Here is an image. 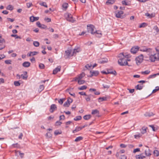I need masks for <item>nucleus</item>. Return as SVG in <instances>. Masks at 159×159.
Instances as JSON below:
<instances>
[{
	"label": "nucleus",
	"instance_id": "nucleus-1",
	"mask_svg": "<svg viewBox=\"0 0 159 159\" xmlns=\"http://www.w3.org/2000/svg\"><path fill=\"white\" fill-rule=\"evenodd\" d=\"M129 57V55H125L123 53H121L119 54L118 55V57L119 58V59L118 61L119 64L121 66L128 65V63L127 61L126 58Z\"/></svg>",
	"mask_w": 159,
	"mask_h": 159
},
{
	"label": "nucleus",
	"instance_id": "nucleus-2",
	"mask_svg": "<svg viewBox=\"0 0 159 159\" xmlns=\"http://www.w3.org/2000/svg\"><path fill=\"white\" fill-rule=\"evenodd\" d=\"M149 60L151 62H154L159 60V53L151 55L149 56Z\"/></svg>",
	"mask_w": 159,
	"mask_h": 159
},
{
	"label": "nucleus",
	"instance_id": "nucleus-3",
	"mask_svg": "<svg viewBox=\"0 0 159 159\" xmlns=\"http://www.w3.org/2000/svg\"><path fill=\"white\" fill-rule=\"evenodd\" d=\"M64 17L66 20L70 22L74 23L75 21V20L73 19V17L70 14L66 13L64 14Z\"/></svg>",
	"mask_w": 159,
	"mask_h": 159
},
{
	"label": "nucleus",
	"instance_id": "nucleus-4",
	"mask_svg": "<svg viewBox=\"0 0 159 159\" xmlns=\"http://www.w3.org/2000/svg\"><path fill=\"white\" fill-rule=\"evenodd\" d=\"M87 29L89 32L90 33L92 34H94V32L96 29L93 25H87Z\"/></svg>",
	"mask_w": 159,
	"mask_h": 159
},
{
	"label": "nucleus",
	"instance_id": "nucleus-5",
	"mask_svg": "<svg viewBox=\"0 0 159 159\" xmlns=\"http://www.w3.org/2000/svg\"><path fill=\"white\" fill-rule=\"evenodd\" d=\"M143 57L142 54H141L136 58V64L138 65L141 63L143 60Z\"/></svg>",
	"mask_w": 159,
	"mask_h": 159
},
{
	"label": "nucleus",
	"instance_id": "nucleus-6",
	"mask_svg": "<svg viewBox=\"0 0 159 159\" xmlns=\"http://www.w3.org/2000/svg\"><path fill=\"white\" fill-rule=\"evenodd\" d=\"M139 47L138 46L133 47L131 49L130 52L133 54H135L139 50Z\"/></svg>",
	"mask_w": 159,
	"mask_h": 159
},
{
	"label": "nucleus",
	"instance_id": "nucleus-7",
	"mask_svg": "<svg viewBox=\"0 0 159 159\" xmlns=\"http://www.w3.org/2000/svg\"><path fill=\"white\" fill-rule=\"evenodd\" d=\"M86 96L87 97H85V98L87 102H89L91 101H93V98H95V97L94 96L91 94L87 95Z\"/></svg>",
	"mask_w": 159,
	"mask_h": 159
},
{
	"label": "nucleus",
	"instance_id": "nucleus-8",
	"mask_svg": "<svg viewBox=\"0 0 159 159\" xmlns=\"http://www.w3.org/2000/svg\"><path fill=\"white\" fill-rule=\"evenodd\" d=\"M90 73L91 74V75L90 76V77H91L93 76H96L99 74V72L98 70H91L90 71Z\"/></svg>",
	"mask_w": 159,
	"mask_h": 159
},
{
	"label": "nucleus",
	"instance_id": "nucleus-9",
	"mask_svg": "<svg viewBox=\"0 0 159 159\" xmlns=\"http://www.w3.org/2000/svg\"><path fill=\"white\" fill-rule=\"evenodd\" d=\"M123 13V12L122 11H118L116 14V16L117 18H123V16L122 15Z\"/></svg>",
	"mask_w": 159,
	"mask_h": 159
},
{
	"label": "nucleus",
	"instance_id": "nucleus-10",
	"mask_svg": "<svg viewBox=\"0 0 159 159\" xmlns=\"http://www.w3.org/2000/svg\"><path fill=\"white\" fill-rule=\"evenodd\" d=\"M85 75V74L84 73H82L79 75L77 77L75 78V81H77V80H81L83 77Z\"/></svg>",
	"mask_w": 159,
	"mask_h": 159
},
{
	"label": "nucleus",
	"instance_id": "nucleus-11",
	"mask_svg": "<svg viewBox=\"0 0 159 159\" xmlns=\"http://www.w3.org/2000/svg\"><path fill=\"white\" fill-rule=\"evenodd\" d=\"M57 109V107L55 104H52L50 107L49 111L51 113H53L54 111L56 110Z\"/></svg>",
	"mask_w": 159,
	"mask_h": 159
},
{
	"label": "nucleus",
	"instance_id": "nucleus-12",
	"mask_svg": "<svg viewBox=\"0 0 159 159\" xmlns=\"http://www.w3.org/2000/svg\"><path fill=\"white\" fill-rule=\"evenodd\" d=\"M94 33V34H95V36L97 37L98 38L101 37L102 36V34L101 31H98L95 30Z\"/></svg>",
	"mask_w": 159,
	"mask_h": 159
},
{
	"label": "nucleus",
	"instance_id": "nucleus-13",
	"mask_svg": "<svg viewBox=\"0 0 159 159\" xmlns=\"http://www.w3.org/2000/svg\"><path fill=\"white\" fill-rule=\"evenodd\" d=\"M61 68V66H58L53 70V74L54 75L56 74L58 72L60 71Z\"/></svg>",
	"mask_w": 159,
	"mask_h": 159
},
{
	"label": "nucleus",
	"instance_id": "nucleus-14",
	"mask_svg": "<svg viewBox=\"0 0 159 159\" xmlns=\"http://www.w3.org/2000/svg\"><path fill=\"white\" fill-rule=\"evenodd\" d=\"M71 50L70 49L67 50L65 51V53L66 55L67 56V58L69 57H70L72 56L71 54Z\"/></svg>",
	"mask_w": 159,
	"mask_h": 159
},
{
	"label": "nucleus",
	"instance_id": "nucleus-15",
	"mask_svg": "<svg viewBox=\"0 0 159 159\" xmlns=\"http://www.w3.org/2000/svg\"><path fill=\"white\" fill-rule=\"evenodd\" d=\"M30 20L31 22H33L35 21L38 20L39 19V17H35L32 16L30 17Z\"/></svg>",
	"mask_w": 159,
	"mask_h": 159
},
{
	"label": "nucleus",
	"instance_id": "nucleus-16",
	"mask_svg": "<svg viewBox=\"0 0 159 159\" xmlns=\"http://www.w3.org/2000/svg\"><path fill=\"white\" fill-rule=\"evenodd\" d=\"M80 51V49L79 48H75L74 49L73 52L71 56H74L76 54L77 52H78Z\"/></svg>",
	"mask_w": 159,
	"mask_h": 159
},
{
	"label": "nucleus",
	"instance_id": "nucleus-17",
	"mask_svg": "<svg viewBox=\"0 0 159 159\" xmlns=\"http://www.w3.org/2000/svg\"><path fill=\"white\" fill-rule=\"evenodd\" d=\"M30 63L28 61H25L22 64L23 66L25 67H28L30 66Z\"/></svg>",
	"mask_w": 159,
	"mask_h": 159
},
{
	"label": "nucleus",
	"instance_id": "nucleus-18",
	"mask_svg": "<svg viewBox=\"0 0 159 159\" xmlns=\"http://www.w3.org/2000/svg\"><path fill=\"white\" fill-rule=\"evenodd\" d=\"M108 61L107 59V58H104L103 59L99 60L98 61V62L101 64H104L107 63Z\"/></svg>",
	"mask_w": 159,
	"mask_h": 159
},
{
	"label": "nucleus",
	"instance_id": "nucleus-19",
	"mask_svg": "<svg viewBox=\"0 0 159 159\" xmlns=\"http://www.w3.org/2000/svg\"><path fill=\"white\" fill-rule=\"evenodd\" d=\"M24 75L23 74H21L20 75V77H21L23 79H26L28 77V76L27 74V72L26 71H24Z\"/></svg>",
	"mask_w": 159,
	"mask_h": 159
},
{
	"label": "nucleus",
	"instance_id": "nucleus-20",
	"mask_svg": "<svg viewBox=\"0 0 159 159\" xmlns=\"http://www.w3.org/2000/svg\"><path fill=\"white\" fill-rule=\"evenodd\" d=\"M68 7V4L67 3H64L62 5V9L66 11Z\"/></svg>",
	"mask_w": 159,
	"mask_h": 159
},
{
	"label": "nucleus",
	"instance_id": "nucleus-21",
	"mask_svg": "<svg viewBox=\"0 0 159 159\" xmlns=\"http://www.w3.org/2000/svg\"><path fill=\"white\" fill-rule=\"evenodd\" d=\"M154 115L152 112H147L144 114V115L146 117H150Z\"/></svg>",
	"mask_w": 159,
	"mask_h": 159
},
{
	"label": "nucleus",
	"instance_id": "nucleus-22",
	"mask_svg": "<svg viewBox=\"0 0 159 159\" xmlns=\"http://www.w3.org/2000/svg\"><path fill=\"white\" fill-rule=\"evenodd\" d=\"M107 73H108V74H113L115 75H116L117 74L115 70L112 71L111 69H109L107 70Z\"/></svg>",
	"mask_w": 159,
	"mask_h": 159
},
{
	"label": "nucleus",
	"instance_id": "nucleus-23",
	"mask_svg": "<svg viewBox=\"0 0 159 159\" xmlns=\"http://www.w3.org/2000/svg\"><path fill=\"white\" fill-rule=\"evenodd\" d=\"M81 129H82L81 128V127H77L75 128V129L72 132L73 133H75L80 131Z\"/></svg>",
	"mask_w": 159,
	"mask_h": 159
},
{
	"label": "nucleus",
	"instance_id": "nucleus-24",
	"mask_svg": "<svg viewBox=\"0 0 159 159\" xmlns=\"http://www.w3.org/2000/svg\"><path fill=\"white\" fill-rule=\"evenodd\" d=\"M91 113L93 115L99 114V111L97 109L93 110H92Z\"/></svg>",
	"mask_w": 159,
	"mask_h": 159
},
{
	"label": "nucleus",
	"instance_id": "nucleus-25",
	"mask_svg": "<svg viewBox=\"0 0 159 159\" xmlns=\"http://www.w3.org/2000/svg\"><path fill=\"white\" fill-rule=\"evenodd\" d=\"M145 153L146 155L147 156H150L151 155L149 149L146 150L145 151Z\"/></svg>",
	"mask_w": 159,
	"mask_h": 159
},
{
	"label": "nucleus",
	"instance_id": "nucleus-26",
	"mask_svg": "<svg viewBox=\"0 0 159 159\" xmlns=\"http://www.w3.org/2000/svg\"><path fill=\"white\" fill-rule=\"evenodd\" d=\"M147 127H145V126H143L142 127L141 130V133L142 134H144L146 133L147 132Z\"/></svg>",
	"mask_w": 159,
	"mask_h": 159
},
{
	"label": "nucleus",
	"instance_id": "nucleus-27",
	"mask_svg": "<svg viewBox=\"0 0 159 159\" xmlns=\"http://www.w3.org/2000/svg\"><path fill=\"white\" fill-rule=\"evenodd\" d=\"M107 100V98L106 97H100L98 99L99 102H100L103 101H106Z\"/></svg>",
	"mask_w": 159,
	"mask_h": 159
},
{
	"label": "nucleus",
	"instance_id": "nucleus-28",
	"mask_svg": "<svg viewBox=\"0 0 159 159\" xmlns=\"http://www.w3.org/2000/svg\"><path fill=\"white\" fill-rule=\"evenodd\" d=\"M116 0H107L106 2L107 4H113L115 2Z\"/></svg>",
	"mask_w": 159,
	"mask_h": 159
},
{
	"label": "nucleus",
	"instance_id": "nucleus-29",
	"mask_svg": "<svg viewBox=\"0 0 159 159\" xmlns=\"http://www.w3.org/2000/svg\"><path fill=\"white\" fill-rule=\"evenodd\" d=\"M145 16L148 17L149 18H151L153 17H154L155 16V15H153V14L152 13L151 14H150L149 13H147L145 14Z\"/></svg>",
	"mask_w": 159,
	"mask_h": 159
},
{
	"label": "nucleus",
	"instance_id": "nucleus-30",
	"mask_svg": "<svg viewBox=\"0 0 159 159\" xmlns=\"http://www.w3.org/2000/svg\"><path fill=\"white\" fill-rule=\"evenodd\" d=\"M91 117L90 115H87L84 116L83 118L85 120H88L90 119Z\"/></svg>",
	"mask_w": 159,
	"mask_h": 159
},
{
	"label": "nucleus",
	"instance_id": "nucleus-31",
	"mask_svg": "<svg viewBox=\"0 0 159 159\" xmlns=\"http://www.w3.org/2000/svg\"><path fill=\"white\" fill-rule=\"evenodd\" d=\"M83 137L81 136H79L77 137L75 139V141L76 142H79L81 140H82Z\"/></svg>",
	"mask_w": 159,
	"mask_h": 159
},
{
	"label": "nucleus",
	"instance_id": "nucleus-32",
	"mask_svg": "<svg viewBox=\"0 0 159 159\" xmlns=\"http://www.w3.org/2000/svg\"><path fill=\"white\" fill-rule=\"evenodd\" d=\"M159 90V87L158 86L156 87L155 89L153 90L151 94H149L148 96H149L152 93H156L157 91Z\"/></svg>",
	"mask_w": 159,
	"mask_h": 159
},
{
	"label": "nucleus",
	"instance_id": "nucleus-33",
	"mask_svg": "<svg viewBox=\"0 0 159 159\" xmlns=\"http://www.w3.org/2000/svg\"><path fill=\"white\" fill-rule=\"evenodd\" d=\"M87 88V86L86 85H83L78 88V89L80 90H84Z\"/></svg>",
	"mask_w": 159,
	"mask_h": 159
},
{
	"label": "nucleus",
	"instance_id": "nucleus-34",
	"mask_svg": "<svg viewBox=\"0 0 159 159\" xmlns=\"http://www.w3.org/2000/svg\"><path fill=\"white\" fill-rule=\"evenodd\" d=\"M143 88V86H142L139 85V84H138L135 87V88L137 90H141Z\"/></svg>",
	"mask_w": 159,
	"mask_h": 159
},
{
	"label": "nucleus",
	"instance_id": "nucleus-35",
	"mask_svg": "<svg viewBox=\"0 0 159 159\" xmlns=\"http://www.w3.org/2000/svg\"><path fill=\"white\" fill-rule=\"evenodd\" d=\"M77 81L78 82V84L80 85L83 84L85 82V80H78Z\"/></svg>",
	"mask_w": 159,
	"mask_h": 159
},
{
	"label": "nucleus",
	"instance_id": "nucleus-36",
	"mask_svg": "<svg viewBox=\"0 0 159 159\" xmlns=\"http://www.w3.org/2000/svg\"><path fill=\"white\" fill-rule=\"evenodd\" d=\"M70 104L68 102V100H67L64 104L63 106L65 107H68L69 106Z\"/></svg>",
	"mask_w": 159,
	"mask_h": 159
},
{
	"label": "nucleus",
	"instance_id": "nucleus-37",
	"mask_svg": "<svg viewBox=\"0 0 159 159\" xmlns=\"http://www.w3.org/2000/svg\"><path fill=\"white\" fill-rule=\"evenodd\" d=\"M13 9V7L11 5H9L7 7V9L10 10L11 11Z\"/></svg>",
	"mask_w": 159,
	"mask_h": 159
},
{
	"label": "nucleus",
	"instance_id": "nucleus-38",
	"mask_svg": "<svg viewBox=\"0 0 159 159\" xmlns=\"http://www.w3.org/2000/svg\"><path fill=\"white\" fill-rule=\"evenodd\" d=\"M82 119V117L81 116H77L75 117L74 120L75 121H78Z\"/></svg>",
	"mask_w": 159,
	"mask_h": 159
},
{
	"label": "nucleus",
	"instance_id": "nucleus-39",
	"mask_svg": "<svg viewBox=\"0 0 159 159\" xmlns=\"http://www.w3.org/2000/svg\"><path fill=\"white\" fill-rule=\"evenodd\" d=\"M61 133L62 132L61 131L57 130L55 131L54 132V134L55 135H56L59 134H61Z\"/></svg>",
	"mask_w": 159,
	"mask_h": 159
},
{
	"label": "nucleus",
	"instance_id": "nucleus-40",
	"mask_svg": "<svg viewBox=\"0 0 159 159\" xmlns=\"http://www.w3.org/2000/svg\"><path fill=\"white\" fill-rule=\"evenodd\" d=\"M33 45L36 47H38L39 45V43L37 41H35L33 42Z\"/></svg>",
	"mask_w": 159,
	"mask_h": 159
},
{
	"label": "nucleus",
	"instance_id": "nucleus-41",
	"mask_svg": "<svg viewBox=\"0 0 159 159\" xmlns=\"http://www.w3.org/2000/svg\"><path fill=\"white\" fill-rule=\"evenodd\" d=\"M39 4L42 6H44L46 7H48V6L47 5L46 2H41L40 3H39Z\"/></svg>",
	"mask_w": 159,
	"mask_h": 159
},
{
	"label": "nucleus",
	"instance_id": "nucleus-42",
	"mask_svg": "<svg viewBox=\"0 0 159 159\" xmlns=\"http://www.w3.org/2000/svg\"><path fill=\"white\" fill-rule=\"evenodd\" d=\"M152 49L151 48H147L146 50H143V52H147L151 53L152 52Z\"/></svg>",
	"mask_w": 159,
	"mask_h": 159
},
{
	"label": "nucleus",
	"instance_id": "nucleus-43",
	"mask_svg": "<svg viewBox=\"0 0 159 159\" xmlns=\"http://www.w3.org/2000/svg\"><path fill=\"white\" fill-rule=\"evenodd\" d=\"M47 138H50L52 137V134L50 132H48L46 134Z\"/></svg>",
	"mask_w": 159,
	"mask_h": 159
},
{
	"label": "nucleus",
	"instance_id": "nucleus-44",
	"mask_svg": "<svg viewBox=\"0 0 159 159\" xmlns=\"http://www.w3.org/2000/svg\"><path fill=\"white\" fill-rule=\"evenodd\" d=\"M65 100V98L60 99L58 100V102L60 104H62Z\"/></svg>",
	"mask_w": 159,
	"mask_h": 159
},
{
	"label": "nucleus",
	"instance_id": "nucleus-45",
	"mask_svg": "<svg viewBox=\"0 0 159 159\" xmlns=\"http://www.w3.org/2000/svg\"><path fill=\"white\" fill-rule=\"evenodd\" d=\"M141 73L142 74L147 75L149 74L150 73V71L148 70H146L144 71H142Z\"/></svg>",
	"mask_w": 159,
	"mask_h": 159
},
{
	"label": "nucleus",
	"instance_id": "nucleus-46",
	"mask_svg": "<svg viewBox=\"0 0 159 159\" xmlns=\"http://www.w3.org/2000/svg\"><path fill=\"white\" fill-rule=\"evenodd\" d=\"M44 89V86L43 85H40L39 86V91L40 92L42 91Z\"/></svg>",
	"mask_w": 159,
	"mask_h": 159
},
{
	"label": "nucleus",
	"instance_id": "nucleus-47",
	"mask_svg": "<svg viewBox=\"0 0 159 159\" xmlns=\"http://www.w3.org/2000/svg\"><path fill=\"white\" fill-rule=\"evenodd\" d=\"M20 83L18 81H15L14 82V84L16 86H19L20 85Z\"/></svg>",
	"mask_w": 159,
	"mask_h": 159
},
{
	"label": "nucleus",
	"instance_id": "nucleus-48",
	"mask_svg": "<svg viewBox=\"0 0 159 159\" xmlns=\"http://www.w3.org/2000/svg\"><path fill=\"white\" fill-rule=\"evenodd\" d=\"M39 67L41 69H43L44 68L45 66L43 64L40 63L39 64Z\"/></svg>",
	"mask_w": 159,
	"mask_h": 159
},
{
	"label": "nucleus",
	"instance_id": "nucleus-49",
	"mask_svg": "<svg viewBox=\"0 0 159 159\" xmlns=\"http://www.w3.org/2000/svg\"><path fill=\"white\" fill-rule=\"evenodd\" d=\"M153 153L156 155V156H159V152L157 150H155L153 151Z\"/></svg>",
	"mask_w": 159,
	"mask_h": 159
},
{
	"label": "nucleus",
	"instance_id": "nucleus-50",
	"mask_svg": "<svg viewBox=\"0 0 159 159\" xmlns=\"http://www.w3.org/2000/svg\"><path fill=\"white\" fill-rule=\"evenodd\" d=\"M11 36L12 37H15L16 39H21V37L18 36L17 34H12L11 35Z\"/></svg>",
	"mask_w": 159,
	"mask_h": 159
},
{
	"label": "nucleus",
	"instance_id": "nucleus-51",
	"mask_svg": "<svg viewBox=\"0 0 159 159\" xmlns=\"http://www.w3.org/2000/svg\"><path fill=\"white\" fill-rule=\"evenodd\" d=\"M11 60H6L5 61V63L7 64H11Z\"/></svg>",
	"mask_w": 159,
	"mask_h": 159
},
{
	"label": "nucleus",
	"instance_id": "nucleus-52",
	"mask_svg": "<svg viewBox=\"0 0 159 159\" xmlns=\"http://www.w3.org/2000/svg\"><path fill=\"white\" fill-rule=\"evenodd\" d=\"M147 24L145 23H141L139 26V28H142L144 27Z\"/></svg>",
	"mask_w": 159,
	"mask_h": 159
},
{
	"label": "nucleus",
	"instance_id": "nucleus-53",
	"mask_svg": "<svg viewBox=\"0 0 159 159\" xmlns=\"http://www.w3.org/2000/svg\"><path fill=\"white\" fill-rule=\"evenodd\" d=\"M142 136V135L140 134H136L134 135V138L135 139H138L140 138Z\"/></svg>",
	"mask_w": 159,
	"mask_h": 159
},
{
	"label": "nucleus",
	"instance_id": "nucleus-54",
	"mask_svg": "<svg viewBox=\"0 0 159 159\" xmlns=\"http://www.w3.org/2000/svg\"><path fill=\"white\" fill-rule=\"evenodd\" d=\"M102 86H103V88L104 89H108L110 87V85H107V84H102Z\"/></svg>",
	"mask_w": 159,
	"mask_h": 159
},
{
	"label": "nucleus",
	"instance_id": "nucleus-55",
	"mask_svg": "<svg viewBox=\"0 0 159 159\" xmlns=\"http://www.w3.org/2000/svg\"><path fill=\"white\" fill-rule=\"evenodd\" d=\"M158 75V74H153L152 75H150L148 78V79H150V78H154L156 77V75Z\"/></svg>",
	"mask_w": 159,
	"mask_h": 159
},
{
	"label": "nucleus",
	"instance_id": "nucleus-56",
	"mask_svg": "<svg viewBox=\"0 0 159 159\" xmlns=\"http://www.w3.org/2000/svg\"><path fill=\"white\" fill-rule=\"evenodd\" d=\"M31 55L32 56H35L38 53V52H31Z\"/></svg>",
	"mask_w": 159,
	"mask_h": 159
},
{
	"label": "nucleus",
	"instance_id": "nucleus-57",
	"mask_svg": "<svg viewBox=\"0 0 159 159\" xmlns=\"http://www.w3.org/2000/svg\"><path fill=\"white\" fill-rule=\"evenodd\" d=\"M153 29L156 30L157 33H158L159 32V29L157 26H154Z\"/></svg>",
	"mask_w": 159,
	"mask_h": 159
},
{
	"label": "nucleus",
	"instance_id": "nucleus-58",
	"mask_svg": "<svg viewBox=\"0 0 159 159\" xmlns=\"http://www.w3.org/2000/svg\"><path fill=\"white\" fill-rule=\"evenodd\" d=\"M61 124V122L57 121L55 123V125L56 126L60 125Z\"/></svg>",
	"mask_w": 159,
	"mask_h": 159
},
{
	"label": "nucleus",
	"instance_id": "nucleus-59",
	"mask_svg": "<svg viewBox=\"0 0 159 159\" xmlns=\"http://www.w3.org/2000/svg\"><path fill=\"white\" fill-rule=\"evenodd\" d=\"M149 126L152 128V130L154 131H156L157 129V128H156V129L155 128V127L153 125H149Z\"/></svg>",
	"mask_w": 159,
	"mask_h": 159
},
{
	"label": "nucleus",
	"instance_id": "nucleus-60",
	"mask_svg": "<svg viewBox=\"0 0 159 159\" xmlns=\"http://www.w3.org/2000/svg\"><path fill=\"white\" fill-rule=\"evenodd\" d=\"M27 7L28 8H30L32 6V3L31 2L27 3L26 4Z\"/></svg>",
	"mask_w": 159,
	"mask_h": 159
},
{
	"label": "nucleus",
	"instance_id": "nucleus-61",
	"mask_svg": "<svg viewBox=\"0 0 159 159\" xmlns=\"http://www.w3.org/2000/svg\"><path fill=\"white\" fill-rule=\"evenodd\" d=\"M12 146L14 148H18L19 147V145L17 143L16 144H14L12 145Z\"/></svg>",
	"mask_w": 159,
	"mask_h": 159
},
{
	"label": "nucleus",
	"instance_id": "nucleus-62",
	"mask_svg": "<svg viewBox=\"0 0 159 159\" xmlns=\"http://www.w3.org/2000/svg\"><path fill=\"white\" fill-rule=\"evenodd\" d=\"M79 94L81 95L87 96V95L84 92H79Z\"/></svg>",
	"mask_w": 159,
	"mask_h": 159
},
{
	"label": "nucleus",
	"instance_id": "nucleus-63",
	"mask_svg": "<svg viewBox=\"0 0 159 159\" xmlns=\"http://www.w3.org/2000/svg\"><path fill=\"white\" fill-rule=\"evenodd\" d=\"M136 159H143L142 157L139 155H136L135 156Z\"/></svg>",
	"mask_w": 159,
	"mask_h": 159
},
{
	"label": "nucleus",
	"instance_id": "nucleus-64",
	"mask_svg": "<svg viewBox=\"0 0 159 159\" xmlns=\"http://www.w3.org/2000/svg\"><path fill=\"white\" fill-rule=\"evenodd\" d=\"M126 157L124 155L121 156L120 159H126Z\"/></svg>",
	"mask_w": 159,
	"mask_h": 159
}]
</instances>
